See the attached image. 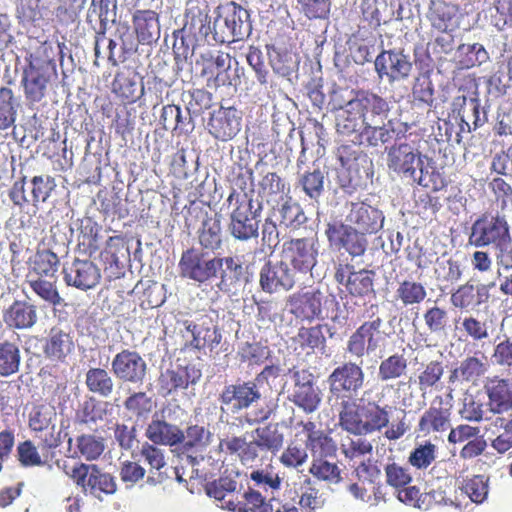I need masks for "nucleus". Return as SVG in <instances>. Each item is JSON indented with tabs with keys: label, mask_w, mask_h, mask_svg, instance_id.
<instances>
[{
	"label": "nucleus",
	"mask_w": 512,
	"mask_h": 512,
	"mask_svg": "<svg viewBox=\"0 0 512 512\" xmlns=\"http://www.w3.org/2000/svg\"><path fill=\"white\" fill-rule=\"evenodd\" d=\"M445 367L442 361L431 360L417 370L414 380L410 378L409 382L414 383L422 397L431 394L442 388Z\"/></svg>",
	"instance_id": "38"
},
{
	"label": "nucleus",
	"mask_w": 512,
	"mask_h": 512,
	"mask_svg": "<svg viewBox=\"0 0 512 512\" xmlns=\"http://www.w3.org/2000/svg\"><path fill=\"white\" fill-rule=\"evenodd\" d=\"M451 425V407L444 402L442 396H436L428 409L421 415L417 430L424 436L441 433Z\"/></svg>",
	"instance_id": "28"
},
{
	"label": "nucleus",
	"mask_w": 512,
	"mask_h": 512,
	"mask_svg": "<svg viewBox=\"0 0 512 512\" xmlns=\"http://www.w3.org/2000/svg\"><path fill=\"white\" fill-rule=\"evenodd\" d=\"M280 225L290 233H295L306 224L307 217L299 203L293 201L291 197L282 204L280 210Z\"/></svg>",
	"instance_id": "53"
},
{
	"label": "nucleus",
	"mask_w": 512,
	"mask_h": 512,
	"mask_svg": "<svg viewBox=\"0 0 512 512\" xmlns=\"http://www.w3.org/2000/svg\"><path fill=\"white\" fill-rule=\"evenodd\" d=\"M56 75V70L23 68L21 86L27 103L41 102L48 95Z\"/></svg>",
	"instance_id": "25"
},
{
	"label": "nucleus",
	"mask_w": 512,
	"mask_h": 512,
	"mask_svg": "<svg viewBox=\"0 0 512 512\" xmlns=\"http://www.w3.org/2000/svg\"><path fill=\"white\" fill-rule=\"evenodd\" d=\"M17 117L14 92L8 87L0 88V130L14 125Z\"/></svg>",
	"instance_id": "60"
},
{
	"label": "nucleus",
	"mask_w": 512,
	"mask_h": 512,
	"mask_svg": "<svg viewBox=\"0 0 512 512\" xmlns=\"http://www.w3.org/2000/svg\"><path fill=\"white\" fill-rule=\"evenodd\" d=\"M324 294L319 289L297 292L288 299L289 312L301 321L323 320Z\"/></svg>",
	"instance_id": "22"
},
{
	"label": "nucleus",
	"mask_w": 512,
	"mask_h": 512,
	"mask_svg": "<svg viewBox=\"0 0 512 512\" xmlns=\"http://www.w3.org/2000/svg\"><path fill=\"white\" fill-rule=\"evenodd\" d=\"M364 427V435L370 434L387 427L389 424L388 406L381 407L377 403H369L361 408Z\"/></svg>",
	"instance_id": "55"
},
{
	"label": "nucleus",
	"mask_w": 512,
	"mask_h": 512,
	"mask_svg": "<svg viewBox=\"0 0 512 512\" xmlns=\"http://www.w3.org/2000/svg\"><path fill=\"white\" fill-rule=\"evenodd\" d=\"M458 7L455 4L443 0L431 1L427 13L431 27L440 33L454 31L457 24Z\"/></svg>",
	"instance_id": "40"
},
{
	"label": "nucleus",
	"mask_w": 512,
	"mask_h": 512,
	"mask_svg": "<svg viewBox=\"0 0 512 512\" xmlns=\"http://www.w3.org/2000/svg\"><path fill=\"white\" fill-rule=\"evenodd\" d=\"M242 112L236 107H223L211 113L208 131L217 140L229 141L241 130Z\"/></svg>",
	"instance_id": "24"
},
{
	"label": "nucleus",
	"mask_w": 512,
	"mask_h": 512,
	"mask_svg": "<svg viewBox=\"0 0 512 512\" xmlns=\"http://www.w3.org/2000/svg\"><path fill=\"white\" fill-rule=\"evenodd\" d=\"M491 425L502 428V431L491 440V447L499 454H504L512 449V417H496Z\"/></svg>",
	"instance_id": "62"
},
{
	"label": "nucleus",
	"mask_w": 512,
	"mask_h": 512,
	"mask_svg": "<svg viewBox=\"0 0 512 512\" xmlns=\"http://www.w3.org/2000/svg\"><path fill=\"white\" fill-rule=\"evenodd\" d=\"M65 473L85 494L96 498H101L103 494L112 495L117 490L115 477L102 471L96 464L76 463Z\"/></svg>",
	"instance_id": "7"
},
{
	"label": "nucleus",
	"mask_w": 512,
	"mask_h": 512,
	"mask_svg": "<svg viewBox=\"0 0 512 512\" xmlns=\"http://www.w3.org/2000/svg\"><path fill=\"white\" fill-rule=\"evenodd\" d=\"M202 377V372L195 365H177L161 372L158 382L161 391L170 395L177 390L187 389L196 384Z\"/></svg>",
	"instance_id": "29"
},
{
	"label": "nucleus",
	"mask_w": 512,
	"mask_h": 512,
	"mask_svg": "<svg viewBox=\"0 0 512 512\" xmlns=\"http://www.w3.org/2000/svg\"><path fill=\"white\" fill-rule=\"evenodd\" d=\"M153 406L152 398L143 391L131 393L124 401V408L137 418H146Z\"/></svg>",
	"instance_id": "64"
},
{
	"label": "nucleus",
	"mask_w": 512,
	"mask_h": 512,
	"mask_svg": "<svg viewBox=\"0 0 512 512\" xmlns=\"http://www.w3.org/2000/svg\"><path fill=\"white\" fill-rule=\"evenodd\" d=\"M259 275L261 289L269 294L281 290L288 291L295 284V272L283 258L278 261H267Z\"/></svg>",
	"instance_id": "20"
},
{
	"label": "nucleus",
	"mask_w": 512,
	"mask_h": 512,
	"mask_svg": "<svg viewBox=\"0 0 512 512\" xmlns=\"http://www.w3.org/2000/svg\"><path fill=\"white\" fill-rule=\"evenodd\" d=\"M261 396L262 394L255 381H237L225 385L218 400L222 412L238 414L257 403Z\"/></svg>",
	"instance_id": "10"
},
{
	"label": "nucleus",
	"mask_w": 512,
	"mask_h": 512,
	"mask_svg": "<svg viewBox=\"0 0 512 512\" xmlns=\"http://www.w3.org/2000/svg\"><path fill=\"white\" fill-rule=\"evenodd\" d=\"M73 351V337L59 327H52L43 344L45 357L54 362L64 363Z\"/></svg>",
	"instance_id": "39"
},
{
	"label": "nucleus",
	"mask_w": 512,
	"mask_h": 512,
	"mask_svg": "<svg viewBox=\"0 0 512 512\" xmlns=\"http://www.w3.org/2000/svg\"><path fill=\"white\" fill-rule=\"evenodd\" d=\"M26 283L30 289L43 301L52 306H58L63 299L57 288V277H27Z\"/></svg>",
	"instance_id": "50"
},
{
	"label": "nucleus",
	"mask_w": 512,
	"mask_h": 512,
	"mask_svg": "<svg viewBox=\"0 0 512 512\" xmlns=\"http://www.w3.org/2000/svg\"><path fill=\"white\" fill-rule=\"evenodd\" d=\"M395 300L404 307L421 304L427 297V290L421 282L403 280L398 283Z\"/></svg>",
	"instance_id": "54"
},
{
	"label": "nucleus",
	"mask_w": 512,
	"mask_h": 512,
	"mask_svg": "<svg viewBox=\"0 0 512 512\" xmlns=\"http://www.w3.org/2000/svg\"><path fill=\"white\" fill-rule=\"evenodd\" d=\"M271 356L269 346L261 341H245L238 345L236 357L240 364L246 365L248 368L261 366Z\"/></svg>",
	"instance_id": "45"
},
{
	"label": "nucleus",
	"mask_w": 512,
	"mask_h": 512,
	"mask_svg": "<svg viewBox=\"0 0 512 512\" xmlns=\"http://www.w3.org/2000/svg\"><path fill=\"white\" fill-rule=\"evenodd\" d=\"M220 260L218 257L206 258L205 252L189 248L182 252L179 261L180 274L184 278L205 283L218 275Z\"/></svg>",
	"instance_id": "12"
},
{
	"label": "nucleus",
	"mask_w": 512,
	"mask_h": 512,
	"mask_svg": "<svg viewBox=\"0 0 512 512\" xmlns=\"http://www.w3.org/2000/svg\"><path fill=\"white\" fill-rule=\"evenodd\" d=\"M376 122H368L367 125L357 134V143L365 144L370 147H378L389 143L394 138V129L391 126V121L387 125L381 126L373 125Z\"/></svg>",
	"instance_id": "51"
},
{
	"label": "nucleus",
	"mask_w": 512,
	"mask_h": 512,
	"mask_svg": "<svg viewBox=\"0 0 512 512\" xmlns=\"http://www.w3.org/2000/svg\"><path fill=\"white\" fill-rule=\"evenodd\" d=\"M198 242L202 251L215 252L221 249L223 233L220 218L211 216L203 220L198 230Z\"/></svg>",
	"instance_id": "44"
},
{
	"label": "nucleus",
	"mask_w": 512,
	"mask_h": 512,
	"mask_svg": "<svg viewBox=\"0 0 512 512\" xmlns=\"http://www.w3.org/2000/svg\"><path fill=\"white\" fill-rule=\"evenodd\" d=\"M420 164L421 153L409 143H395L387 151L389 170L401 177L416 181V170Z\"/></svg>",
	"instance_id": "21"
},
{
	"label": "nucleus",
	"mask_w": 512,
	"mask_h": 512,
	"mask_svg": "<svg viewBox=\"0 0 512 512\" xmlns=\"http://www.w3.org/2000/svg\"><path fill=\"white\" fill-rule=\"evenodd\" d=\"M132 25L138 42L151 45L160 38V16L151 9H137L132 14Z\"/></svg>",
	"instance_id": "36"
},
{
	"label": "nucleus",
	"mask_w": 512,
	"mask_h": 512,
	"mask_svg": "<svg viewBox=\"0 0 512 512\" xmlns=\"http://www.w3.org/2000/svg\"><path fill=\"white\" fill-rule=\"evenodd\" d=\"M389 334L383 329V320L376 317L363 322L348 338L345 351L350 357L361 359L385 348Z\"/></svg>",
	"instance_id": "6"
},
{
	"label": "nucleus",
	"mask_w": 512,
	"mask_h": 512,
	"mask_svg": "<svg viewBox=\"0 0 512 512\" xmlns=\"http://www.w3.org/2000/svg\"><path fill=\"white\" fill-rule=\"evenodd\" d=\"M218 260H220L218 271L220 281L217 286L221 291L230 292L243 282L244 267L238 257H218Z\"/></svg>",
	"instance_id": "42"
},
{
	"label": "nucleus",
	"mask_w": 512,
	"mask_h": 512,
	"mask_svg": "<svg viewBox=\"0 0 512 512\" xmlns=\"http://www.w3.org/2000/svg\"><path fill=\"white\" fill-rule=\"evenodd\" d=\"M60 266L58 255L50 249L38 250L31 262L27 277H57Z\"/></svg>",
	"instance_id": "46"
},
{
	"label": "nucleus",
	"mask_w": 512,
	"mask_h": 512,
	"mask_svg": "<svg viewBox=\"0 0 512 512\" xmlns=\"http://www.w3.org/2000/svg\"><path fill=\"white\" fill-rule=\"evenodd\" d=\"M21 351L19 345L10 340L0 342V376L9 377L19 372Z\"/></svg>",
	"instance_id": "52"
},
{
	"label": "nucleus",
	"mask_w": 512,
	"mask_h": 512,
	"mask_svg": "<svg viewBox=\"0 0 512 512\" xmlns=\"http://www.w3.org/2000/svg\"><path fill=\"white\" fill-rule=\"evenodd\" d=\"M483 389L490 412L502 414L512 410V378L499 375L487 377Z\"/></svg>",
	"instance_id": "27"
},
{
	"label": "nucleus",
	"mask_w": 512,
	"mask_h": 512,
	"mask_svg": "<svg viewBox=\"0 0 512 512\" xmlns=\"http://www.w3.org/2000/svg\"><path fill=\"white\" fill-rule=\"evenodd\" d=\"M49 10L41 0H20L16 6V17L21 23L40 26L48 20Z\"/></svg>",
	"instance_id": "48"
},
{
	"label": "nucleus",
	"mask_w": 512,
	"mask_h": 512,
	"mask_svg": "<svg viewBox=\"0 0 512 512\" xmlns=\"http://www.w3.org/2000/svg\"><path fill=\"white\" fill-rule=\"evenodd\" d=\"M226 202L233 207L230 212L228 230L232 237L239 241H248L258 236L259 221L257 212L253 211V201L246 193L235 189L229 194Z\"/></svg>",
	"instance_id": "3"
},
{
	"label": "nucleus",
	"mask_w": 512,
	"mask_h": 512,
	"mask_svg": "<svg viewBox=\"0 0 512 512\" xmlns=\"http://www.w3.org/2000/svg\"><path fill=\"white\" fill-rule=\"evenodd\" d=\"M325 234L331 245L344 248L351 256H361L367 248L366 233L342 222L328 223Z\"/></svg>",
	"instance_id": "18"
},
{
	"label": "nucleus",
	"mask_w": 512,
	"mask_h": 512,
	"mask_svg": "<svg viewBox=\"0 0 512 512\" xmlns=\"http://www.w3.org/2000/svg\"><path fill=\"white\" fill-rule=\"evenodd\" d=\"M509 235L510 226L504 215L484 213L472 224L469 243L475 247H493Z\"/></svg>",
	"instance_id": "9"
},
{
	"label": "nucleus",
	"mask_w": 512,
	"mask_h": 512,
	"mask_svg": "<svg viewBox=\"0 0 512 512\" xmlns=\"http://www.w3.org/2000/svg\"><path fill=\"white\" fill-rule=\"evenodd\" d=\"M318 255L319 241L314 235L290 238L282 244L281 256L294 272H311L318 262Z\"/></svg>",
	"instance_id": "8"
},
{
	"label": "nucleus",
	"mask_w": 512,
	"mask_h": 512,
	"mask_svg": "<svg viewBox=\"0 0 512 512\" xmlns=\"http://www.w3.org/2000/svg\"><path fill=\"white\" fill-rule=\"evenodd\" d=\"M346 220L361 232L374 234L383 227L384 216L381 210L365 202H352Z\"/></svg>",
	"instance_id": "30"
},
{
	"label": "nucleus",
	"mask_w": 512,
	"mask_h": 512,
	"mask_svg": "<svg viewBox=\"0 0 512 512\" xmlns=\"http://www.w3.org/2000/svg\"><path fill=\"white\" fill-rule=\"evenodd\" d=\"M251 32L249 14L234 1L220 4L216 8L212 35L218 43H232L243 40Z\"/></svg>",
	"instance_id": "2"
},
{
	"label": "nucleus",
	"mask_w": 512,
	"mask_h": 512,
	"mask_svg": "<svg viewBox=\"0 0 512 512\" xmlns=\"http://www.w3.org/2000/svg\"><path fill=\"white\" fill-rule=\"evenodd\" d=\"M146 438L153 444L177 446L184 442V431L175 424L169 423L154 414L145 429Z\"/></svg>",
	"instance_id": "35"
},
{
	"label": "nucleus",
	"mask_w": 512,
	"mask_h": 512,
	"mask_svg": "<svg viewBox=\"0 0 512 512\" xmlns=\"http://www.w3.org/2000/svg\"><path fill=\"white\" fill-rule=\"evenodd\" d=\"M201 76L209 88L217 89L232 84L230 77L231 56L223 51H207L200 55Z\"/></svg>",
	"instance_id": "15"
},
{
	"label": "nucleus",
	"mask_w": 512,
	"mask_h": 512,
	"mask_svg": "<svg viewBox=\"0 0 512 512\" xmlns=\"http://www.w3.org/2000/svg\"><path fill=\"white\" fill-rule=\"evenodd\" d=\"M367 123L350 99L343 108L342 113L337 117L336 130L342 136H354L353 142L357 143V134L361 132Z\"/></svg>",
	"instance_id": "43"
},
{
	"label": "nucleus",
	"mask_w": 512,
	"mask_h": 512,
	"mask_svg": "<svg viewBox=\"0 0 512 512\" xmlns=\"http://www.w3.org/2000/svg\"><path fill=\"white\" fill-rule=\"evenodd\" d=\"M293 389L288 396L290 402L306 414L314 413L320 407L322 394L314 375L307 369L292 371Z\"/></svg>",
	"instance_id": "13"
},
{
	"label": "nucleus",
	"mask_w": 512,
	"mask_h": 512,
	"mask_svg": "<svg viewBox=\"0 0 512 512\" xmlns=\"http://www.w3.org/2000/svg\"><path fill=\"white\" fill-rule=\"evenodd\" d=\"M407 367L408 362L404 355L392 354L380 362L378 377L383 382L398 379L406 374Z\"/></svg>",
	"instance_id": "58"
},
{
	"label": "nucleus",
	"mask_w": 512,
	"mask_h": 512,
	"mask_svg": "<svg viewBox=\"0 0 512 512\" xmlns=\"http://www.w3.org/2000/svg\"><path fill=\"white\" fill-rule=\"evenodd\" d=\"M63 280L67 286L81 291L95 288L101 281V269L90 259L75 258L62 268Z\"/></svg>",
	"instance_id": "16"
},
{
	"label": "nucleus",
	"mask_w": 512,
	"mask_h": 512,
	"mask_svg": "<svg viewBox=\"0 0 512 512\" xmlns=\"http://www.w3.org/2000/svg\"><path fill=\"white\" fill-rule=\"evenodd\" d=\"M362 412L355 402L343 401L339 413L340 426L347 432L356 436L364 435Z\"/></svg>",
	"instance_id": "57"
},
{
	"label": "nucleus",
	"mask_w": 512,
	"mask_h": 512,
	"mask_svg": "<svg viewBox=\"0 0 512 512\" xmlns=\"http://www.w3.org/2000/svg\"><path fill=\"white\" fill-rule=\"evenodd\" d=\"M185 330L191 334L183 349L186 351H206L218 354L217 348L222 342V334L211 318L203 316L197 321L184 320Z\"/></svg>",
	"instance_id": "11"
},
{
	"label": "nucleus",
	"mask_w": 512,
	"mask_h": 512,
	"mask_svg": "<svg viewBox=\"0 0 512 512\" xmlns=\"http://www.w3.org/2000/svg\"><path fill=\"white\" fill-rule=\"evenodd\" d=\"M374 66L378 77L387 78L390 83L408 78L413 67L407 55L395 50H383L377 55Z\"/></svg>",
	"instance_id": "23"
},
{
	"label": "nucleus",
	"mask_w": 512,
	"mask_h": 512,
	"mask_svg": "<svg viewBox=\"0 0 512 512\" xmlns=\"http://www.w3.org/2000/svg\"><path fill=\"white\" fill-rule=\"evenodd\" d=\"M262 496L259 490L249 487L247 491L236 497V500H228L226 508L233 512H272V501Z\"/></svg>",
	"instance_id": "41"
},
{
	"label": "nucleus",
	"mask_w": 512,
	"mask_h": 512,
	"mask_svg": "<svg viewBox=\"0 0 512 512\" xmlns=\"http://www.w3.org/2000/svg\"><path fill=\"white\" fill-rule=\"evenodd\" d=\"M292 341L301 351H305L307 354L314 353L317 349H323L326 345L323 325L301 326Z\"/></svg>",
	"instance_id": "47"
},
{
	"label": "nucleus",
	"mask_w": 512,
	"mask_h": 512,
	"mask_svg": "<svg viewBox=\"0 0 512 512\" xmlns=\"http://www.w3.org/2000/svg\"><path fill=\"white\" fill-rule=\"evenodd\" d=\"M2 319L10 329H30L38 321L37 306L26 300H15L3 310Z\"/></svg>",
	"instance_id": "34"
},
{
	"label": "nucleus",
	"mask_w": 512,
	"mask_h": 512,
	"mask_svg": "<svg viewBox=\"0 0 512 512\" xmlns=\"http://www.w3.org/2000/svg\"><path fill=\"white\" fill-rule=\"evenodd\" d=\"M56 421V408L48 403L34 404L28 413V428L39 440V448L44 454L47 450H55L62 443Z\"/></svg>",
	"instance_id": "5"
},
{
	"label": "nucleus",
	"mask_w": 512,
	"mask_h": 512,
	"mask_svg": "<svg viewBox=\"0 0 512 512\" xmlns=\"http://www.w3.org/2000/svg\"><path fill=\"white\" fill-rule=\"evenodd\" d=\"M489 478L484 475H473L462 482L461 490L472 502L483 503L488 496Z\"/></svg>",
	"instance_id": "63"
},
{
	"label": "nucleus",
	"mask_w": 512,
	"mask_h": 512,
	"mask_svg": "<svg viewBox=\"0 0 512 512\" xmlns=\"http://www.w3.org/2000/svg\"><path fill=\"white\" fill-rule=\"evenodd\" d=\"M111 91L123 104L135 103L144 94V87L138 81V74L127 69L115 74Z\"/></svg>",
	"instance_id": "37"
},
{
	"label": "nucleus",
	"mask_w": 512,
	"mask_h": 512,
	"mask_svg": "<svg viewBox=\"0 0 512 512\" xmlns=\"http://www.w3.org/2000/svg\"><path fill=\"white\" fill-rule=\"evenodd\" d=\"M76 453L86 461L100 458L105 450L104 438L93 434H81L76 437Z\"/></svg>",
	"instance_id": "59"
},
{
	"label": "nucleus",
	"mask_w": 512,
	"mask_h": 512,
	"mask_svg": "<svg viewBox=\"0 0 512 512\" xmlns=\"http://www.w3.org/2000/svg\"><path fill=\"white\" fill-rule=\"evenodd\" d=\"M353 92L354 97L351 98V101L366 122H383L388 117L391 107L387 99L368 90Z\"/></svg>",
	"instance_id": "32"
},
{
	"label": "nucleus",
	"mask_w": 512,
	"mask_h": 512,
	"mask_svg": "<svg viewBox=\"0 0 512 512\" xmlns=\"http://www.w3.org/2000/svg\"><path fill=\"white\" fill-rule=\"evenodd\" d=\"M365 374L360 365L355 362H345L337 366L328 376L329 392L337 399L349 397L362 389Z\"/></svg>",
	"instance_id": "14"
},
{
	"label": "nucleus",
	"mask_w": 512,
	"mask_h": 512,
	"mask_svg": "<svg viewBox=\"0 0 512 512\" xmlns=\"http://www.w3.org/2000/svg\"><path fill=\"white\" fill-rule=\"evenodd\" d=\"M55 188V179L50 175H36L30 179L22 176L11 185L8 197L20 210L30 205L38 208L39 204L48 200Z\"/></svg>",
	"instance_id": "4"
},
{
	"label": "nucleus",
	"mask_w": 512,
	"mask_h": 512,
	"mask_svg": "<svg viewBox=\"0 0 512 512\" xmlns=\"http://www.w3.org/2000/svg\"><path fill=\"white\" fill-rule=\"evenodd\" d=\"M437 446L430 441L418 444L410 452L408 463L417 470H426L436 459Z\"/></svg>",
	"instance_id": "61"
},
{
	"label": "nucleus",
	"mask_w": 512,
	"mask_h": 512,
	"mask_svg": "<svg viewBox=\"0 0 512 512\" xmlns=\"http://www.w3.org/2000/svg\"><path fill=\"white\" fill-rule=\"evenodd\" d=\"M111 369L117 379L131 384H142L147 374L145 360L130 349H123L113 357Z\"/></svg>",
	"instance_id": "19"
},
{
	"label": "nucleus",
	"mask_w": 512,
	"mask_h": 512,
	"mask_svg": "<svg viewBox=\"0 0 512 512\" xmlns=\"http://www.w3.org/2000/svg\"><path fill=\"white\" fill-rule=\"evenodd\" d=\"M296 427L302 428V433L306 436L305 447L313 457L327 458L336 455L337 446L335 441L325 431L317 429L315 422L301 420Z\"/></svg>",
	"instance_id": "31"
},
{
	"label": "nucleus",
	"mask_w": 512,
	"mask_h": 512,
	"mask_svg": "<svg viewBox=\"0 0 512 512\" xmlns=\"http://www.w3.org/2000/svg\"><path fill=\"white\" fill-rule=\"evenodd\" d=\"M17 457L23 467H37L44 466L52 460L55 457V452L47 450L44 454L39 445L36 446L31 440H25L17 446Z\"/></svg>",
	"instance_id": "49"
},
{
	"label": "nucleus",
	"mask_w": 512,
	"mask_h": 512,
	"mask_svg": "<svg viewBox=\"0 0 512 512\" xmlns=\"http://www.w3.org/2000/svg\"><path fill=\"white\" fill-rule=\"evenodd\" d=\"M24 51L26 64L23 68L56 70L52 42L29 36Z\"/></svg>",
	"instance_id": "33"
},
{
	"label": "nucleus",
	"mask_w": 512,
	"mask_h": 512,
	"mask_svg": "<svg viewBox=\"0 0 512 512\" xmlns=\"http://www.w3.org/2000/svg\"><path fill=\"white\" fill-rule=\"evenodd\" d=\"M334 278L353 297L363 298L375 293V272L372 270L355 271L353 265L340 263L335 269Z\"/></svg>",
	"instance_id": "17"
},
{
	"label": "nucleus",
	"mask_w": 512,
	"mask_h": 512,
	"mask_svg": "<svg viewBox=\"0 0 512 512\" xmlns=\"http://www.w3.org/2000/svg\"><path fill=\"white\" fill-rule=\"evenodd\" d=\"M100 259L104 263L108 279H119L124 272L125 263L130 259V251L126 239L121 235L107 239Z\"/></svg>",
	"instance_id": "26"
},
{
	"label": "nucleus",
	"mask_w": 512,
	"mask_h": 512,
	"mask_svg": "<svg viewBox=\"0 0 512 512\" xmlns=\"http://www.w3.org/2000/svg\"><path fill=\"white\" fill-rule=\"evenodd\" d=\"M85 384L90 392L102 397L110 396L114 389V381L104 368H90L86 372Z\"/></svg>",
	"instance_id": "56"
},
{
	"label": "nucleus",
	"mask_w": 512,
	"mask_h": 512,
	"mask_svg": "<svg viewBox=\"0 0 512 512\" xmlns=\"http://www.w3.org/2000/svg\"><path fill=\"white\" fill-rule=\"evenodd\" d=\"M255 438L252 441H246L245 437L232 436L220 440L219 448L221 451L236 455L242 464L254 462L259 451L278 452L284 443V434L279 429L277 423H269L263 427L254 430Z\"/></svg>",
	"instance_id": "1"
}]
</instances>
